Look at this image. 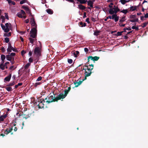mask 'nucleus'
I'll return each mask as SVG.
<instances>
[{
  "label": "nucleus",
  "mask_w": 148,
  "mask_h": 148,
  "mask_svg": "<svg viewBox=\"0 0 148 148\" xmlns=\"http://www.w3.org/2000/svg\"><path fill=\"white\" fill-rule=\"evenodd\" d=\"M29 20L28 19H26L25 21V22L26 23H28L29 22Z\"/></svg>",
  "instance_id": "64"
},
{
  "label": "nucleus",
  "mask_w": 148,
  "mask_h": 148,
  "mask_svg": "<svg viewBox=\"0 0 148 148\" xmlns=\"http://www.w3.org/2000/svg\"><path fill=\"white\" fill-rule=\"evenodd\" d=\"M5 40L6 43H8L9 41V40L8 38L6 37L5 38Z\"/></svg>",
  "instance_id": "39"
},
{
  "label": "nucleus",
  "mask_w": 148,
  "mask_h": 148,
  "mask_svg": "<svg viewBox=\"0 0 148 148\" xmlns=\"http://www.w3.org/2000/svg\"><path fill=\"white\" fill-rule=\"evenodd\" d=\"M29 62L30 63L32 62L33 61V59L32 58L30 57L29 59Z\"/></svg>",
  "instance_id": "42"
},
{
  "label": "nucleus",
  "mask_w": 148,
  "mask_h": 148,
  "mask_svg": "<svg viewBox=\"0 0 148 148\" xmlns=\"http://www.w3.org/2000/svg\"><path fill=\"white\" fill-rule=\"evenodd\" d=\"M79 54V52L78 51H76L74 52L73 53V55L75 57H77L78 56Z\"/></svg>",
  "instance_id": "18"
},
{
  "label": "nucleus",
  "mask_w": 148,
  "mask_h": 148,
  "mask_svg": "<svg viewBox=\"0 0 148 148\" xmlns=\"http://www.w3.org/2000/svg\"><path fill=\"white\" fill-rule=\"evenodd\" d=\"M15 84V83L14 82H13L9 84L7 86H11Z\"/></svg>",
  "instance_id": "38"
},
{
  "label": "nucleus",
  "mask_w": 148,
  "mask_h": 148,
  "mask_svg": "<svg viewBox=\"0 0 148 148\" xmlns=\"http://www.w3.org/2000/svg\"><path fill=\"white\" fill-rule=\"evenodd\" d=\"M15 53H10V55H11V56L12 57V56H14L15 55Z\"/></svg>",
  "instance_id": "51"
},
{
  "label": "nucleus",
  "mask_w": 148,
  "mask_h": 148,
  "mask_svg": "<svg viewBox=\"0 0 148 148\" xmlns=\"http://www.w3.org/2000/svg\"><path fill=\"white\" fill-rule=\"evenodd\" d=\"M89 18H87L86 19V21L88 23H90V21H89Z\"/></svg>",
  "instance_id": "48"
},
{
  "label": "nucleus",
  "mask_w": 148,
  "mask_h": 148,
  "mask_svg": "<svg viewBox=\"0 0 148 148\" xmlns=\"http://www.w3.org/2000/svg\"><path fill=\"white\" fill-rule=\"evenodd\" d=\"M138 21V18H136L135 19H134L130 20V21L131 22H137Z\"/></svg>",
  "instance_id": "34"
},
{
  "label": "nucleus",
  "mask_w": 148,
  "mask_h": 148,
  "mask_svg": "<svg viewBox=\"0 0 148 148\" xmlns=\"http://www.w3.org/2000/svg\"><path fill=\"white\" fill-rule=\"evenodd\" d=\"M30 64L29 63H27L25 66V69H27L28 68L30 65Z\"/></svg>",
  "instance_id": "40"
},
{
  "label": "nucleus",
  "mask_w": 148,
  "mask_h": 148,
  "mask_svg": "<svg viewBox=\"0 0 148 148\" xmlns=\"http://www.w3.org/2000/svg\"><path fill=\"white\" fill-rule=\"evenodd\" d=\"M7 116V114H5L4 115H1L0 116V123L3 121L4 119Z\"/></svg>",
  "instance_id": "12"
},
{
  "label": "nucleus",
  "mask_w": 148,
  "mask_h": 148,
  "mask_svg": "<svg viewBox=\"0 0 148 148\" xmlns=\"http://www.w3.org/2000/svg\"><path fill=\"white\" fill-rule=\"evenodd\" d=\"M32 53L31 51H30L29 52V56H31L32 55Z\"/></svg>",
  "instance_id": "59"
},
{
  "label": "nucleus",
  "mask_w": 148,
  "mask_h": 148,
  "mask_svg": "<svg viewBox=\"0 0 148 148\" xmlns=\"http://www.w3.org/2000/svg\"><path fill=\"white\" fill-rule=\"evenodd\" d=\"M123 32H118L117 33V36H121V35H122V33Z\"/></svg>",
  "instance_id": "44"
},
{
  "label": "nucleus",
  "mask_w": 148,
  "mask_h": 148,
  "mask_svg": "<svg viewBox=\"0 0 148 148\" xmlns=\"http://www.w3.org/2000/svg\"><path fill=\"white\" fill-rule=\"evenodd\" d=\"M6 34L7 35L6 36H10L11 35V34L10 32H9L8 34Z\"/></svg>",
  "instance_id": "57"
},
{
  "label": "nucleus",
  "mask_w": 148,
  "mask_h": 148,
  "mask_svg": "<svg viewBox=\"0 0 148 148\" xmlns=\"http://www.w3.org/2000/svg\"><path fill=\"white\" fill-rule=\"evenodd\" d=\"M22 83H19L18 84H17V86H21V85H22Z\"/></svg>",
  "instance_id": "62"
},
{
  "label": "nucleus",
  "mask_w": 148,
  "mask_h": 148,
  "mask_svg": "<svg viewBox=\"0 0 148 148\" xmlns=\"http://www.w3.org/2000/svg\"><path fill=\"white\" fill-rule=\"evenodd\" d=\"M120 11L119 9L117 7L116 8H111L109 10V13L111 14H116L118 12Z\"/></svg>",
  "instance_id": "6"
},
{
  "label": "nucleus",
  "mask_w": 148,
  "mask_h": 148,
  "mask_svg": "<svg viewBox=\"0 0 148 148\" xmlns=\"http://www.w3.org/2000/svg\"><path fill=\"white\" fill-rule=\"evenodd\" d=\"M30 23L32 26L34 27L37 28V25L36 24L34 19L33 18H31Z\"/></svg>",
  "instance_id": "10"
},
{
  "label": "nucleus",
  "mask_w": 148,
  "mask_h": 148,
  "mask_svg": "<svg viewBox=\"0 0 148 148\" xmlns=\"http://www.w3.org/2000/svg\"><path fill=\"white\" fill-rule=\"evenodd\" d=\"M125 20V17H123L119 21V23H121L122 22L124 21Z\"/></svg>",
  "instance_id": "26"
},
{
  "label": "nucleus",
  "mask_w": 148,
  "mask_h": 148,
  "mask_svg": "<svg viewBox=\"0 0 148 148\" xmlns=\"http://www.w3.org/2000/svg\"><path fill=\"white\" fill-rule=\"evenodd\" d=\"M84 51L86 52H87L88 51V48H84Z\"/></svg>",
  "instance_id": "55"
},
{
  "label": "nucleus",
  "mask_w": 148,
  "mask_h": 148,
  "mask_svg": "<svg viewBox=\"0 0 148 148\" xmlns=\"http://www.w3.org/2000/svg\"><path fill=\"white\" fill-rule=\"evenodd\" d=\"M5 88L8 91H10L12 90V88L10 87H6Z\"/></svg>",
  "instance_id": "30"
},
{
  "label": "nucleus",
  "mask_w": 148,
  "mask_h": 148,
  "mask_svg": "<svg viewBox=\"0 0 148 148\" xmlns=\"http://www.w3.org/2000/svg\"><path fill=\"white\" fill-rule=\"evenodd\" d=\"M130 0H120V1L123 4H125L127 2H129Z\"/></svg>",
  "instance_id": "21"
},
{
  "label": "nucleus",
  "mask_w": 148,
  "mask_h": 148,
  "mask_svg": "<svg viewBox=\"0 0 148 148\" xmlns=\"http://www.w3.org/2000/svg\"><path fill=\"white\" fill-rule=\"evenodd\" d=\"M20 39L23 42V38L21 36H20Z\"/></svg>",
  "instance_id": "63"
},
{
  "label": "nucleus",
  "mask_w": 148,
  "mask_h": 148,
  "mask_svg": "<svg viewBox=\"0 0 148 148\" xmlns=\"http://www.w3.org/2000/svg\"><path fill=\"white\" fill-rule=\"evenodd\" d=\"M79 26L81 27H85L86 25V23H84L83 25V23L82 22H80L79 23Z\"/></svg>",
  "instance_id": "25"
},
{
  "label": "nucleus",
  "mask_w": 148,
  "mask_h": 148,
  "mask_svg": "<svg viewBox=\"0 0 148 148\" xmlns=\"http://www.w3.org/2000/svg\"><path fill=\"white\" fill-rule=\"evenodd\" d=\"M41 84V83L40 82H36L34 84V86L35 87H36L38 85H40Z\"/></svg>",
  "instance_id": "33"
},
{
  "label": "nucleus",
  "mask_w": 148,
  "mask_h": 148,
  "mask_svg": "<svg viewBox=\"0 0 148 148\" xmlns=\"http://www.w3.org/2000/svg\"><path fill=\"white\" fill-rule=\"evenodd\" d=\"M46 11L49 14H53V11L51 9H48L46 10Z\"/></svg>",
  "instance_id": "19"
},
{
  "label": "nucleus",
  "mask_w": 148,
  "mask_h": 148,
  "mask_svg": "<svg viewBox=\"0 0 148 148\" xmlns=\"http://www.w3.org/2000/svg\"><path fill=\"white\" fill-rule=\"evenodd\" d=\"M9 64V62H6V63H5V66H7V65L8 64Z\"/></svg>",
  "instance_id": "58"
},
{
  "label": "nucleus",
  "mask_w": 148,
  "mask_h": 148,
  "mask_svg": "<svg viewBox=\"0 0 148 148\" xmlns=\"http://www.w3.org/2000/svg\"><path fill=\"white\" fill-rule=\"evenodd\" d=\"M37 30L36 28L33 27L32 29L30 32V36L33 38H36L37 36Z\"/></svg>",
  "instance_id": "5"
},
{
  "label": "nucleus",
  "mask_w": 148,
  "mask_h": 148,
  "mask_svg": "<svg viewBox=\"0 0 148 148\" xmlns=\"http://www.w3.org/2000/svg\"><path fill=\"white\" fill-rule=\"evenodd\" d=\"M99 32L98 31H96L94 33V35L95 36H97L99 34Z\"/></svg>",
  "instance_id": "41"
},
{
  "label": "nucleus",
  "mask_w": 148,
  "mask_h": 148,
  "mask_svg": "<svg viewBox=\"0 0 148 148\" xmlns=\"http://www.w3.org/2000/svg\"><path fill=\"white\" fill-rule=\"evenodd\" d=\"M42 77L41 76L39 77L36 80V81H40L42 79Z\"/></svg>",
  "instance_id": "43"
},
{
  "label": "nucleus",
  "mask_w": 148,
  "mask_h": 148,
  "mask_svg": "<svg viewBox=\"0 0 148 148\" xmlns=\"http://www.w3.org/2000/svg\"><path fill=\"white\" fill-rule=\"evenodd\" d=\"M117 15L116 14H113V15L111 16L112 19H113L115 18V17Z\"/></svg>",
  "instance_id": "45"
},
{
  "label": "nucleus",
  "mask_w": 148,
  "mask_h": 148,
  "mask_svg": "<svg viewBox=\"0 0 148 148\" xmlns=\"http://www.w3.org/2000/svg\"><path fill=\"white\" fill-rule=\"evenodd\" d=\"M4 62H2V63L0 64V67L2 70H4L5 68V65L3 64Z\"/></svg>",
  "instance_id": "23"
},
{
  "label": "nucleus",
  "mask_w": 148,
  "mask_h": 148,
  "mask_svg": "<svg viewBox=\"0 0 148 148\" xmlns=\"http://www.w3.org/2000/svg\"><path fill=\"white\" fill-rule=\"evenodd\" d=\"M147 23H145L143 24V25L142 26L143 27H145L147 25Z\"/></svg>",
  "instance_id": "46"
},
{
  "label": "nucleus",
  "mask_w": 148,
  "mask_h": 148,
  "mask_svg": "<svg viewBox=\"0 0 148 148\" xmlns=\"http://www.w3.org/2000/svg\"><path fill=\"white\" fill-rule=\"evenodd\" d=\"M1 26L3 30L5 32H9L11 28V25L10 23H5V26L2 24H1Z\"/></svg>",
  "instance_id": "2"
},
{
  "label": "nucleus",
  "mask_w": 148,
  "mask_h": 148,
  "mask_svg": "<svg viewBox=\"0 0 148 148\" xmlns=\"http://www.w3.org/2000/svg\"><path fill=\"white\" fill-rule=\"evenodd\" d=\"M135 16L134 15L130 16V18H135Z\"/></svg>",
  "instance_id": "54"
},
{
  "label": "nucleus",
  "mask_w": 148,
  "mask_h": 148,
  "mask_svg": "<svg viewBox=\"0 0 148 148\" xmlns=\"http://www.w3.org/2000/svg\"><path fill=\"white\" fill-rule=\"evenodd\" d=\"M26 52L23 50L21 51V54L23 56L25 53Z\"/></svg>",
  "instance_id": "50"
},
{
  "label": "nucleus",
  "mask_w": 148,
  "mask_h": 148,
  "mask_svg": "<svg viewBox=\"0 0 148 148\" xmlns=\"http://www.w3.org/2000/svg\"><path fill=\"white\" fill-rule=\"evenodd\" d=\"M136 9V7H133L132 6L130 7V10L132 11H133L135 10Z\"/></svg>",
  "instance_id": "32"
},
{
  "label": "nucleus",
  "mask_w": 148,
  "mask_h": 148,
  "mask_svg": "<svg viewBox=\"0 0 148 148\" xmlns=\"http://www.w3.org/2000/svg\"><path fill=\"white\" fill-rule=\"evenodd\" d=\"M85 67H86L87 68H85V69H84L85 70V79H86V77H87L91 75L92 73L91 71L93 69V68H92L91 70L89 68H88V66H85Z\"/></svg>",
  "instance_id": "4"
},
{
  "label": "nucleus",
  "mask_w": 148,
  "mask_h": 148,
  "mask_svg": "<svg viewBox=\"0 0 148 148\" xmlns=\"http://www.w3.org/2000/svg\"><path fill=\"white\" fill-rule=\"evenodd\" d=\"M5 56L4 55H2L1 56V60L3 62H4V60L5 59Z\"/></svg>",
  "instance_id": "27"
},
{
  "label": "nucleus",
  "mask_w": 148,
  "mask_h": 148,
  "mask_svg": "<svg viewBox=\"0 0 148 148\" xmlns=\"http://www.w3.org/2000/svg\"><path fill=\"white\" fill-rule=\"evenodd\" d=\"M25 14L24 11L23 10H21V12L18 13L17 14V15L18 17L22 18L23 15H25Z\"/></svg>",
  "instance_id": "9"
},
{
  "label": "nucleus",
  "mask_w": 148,
  "mask_h": 148,
  "mask_svg": "<svg viewBox=\"0 0 148 148\" xmlns=\"http://www.w3.org/2000/svg\"><path fill=\"white\" fill-rule=\"evenodd\" d=\"M126 30H130L131 29V28L130 27H129L128 28H126Z\"/></svg>",
  "instance_id": "61"
},
{
  "label": "nucleus",
  "mask_w": 148,
  "mask_h": 148,
  "mask_svg": "<svg viewBox=\"0 0 148 148\" xmlns=\"http://www.w3.org/2000/svg\"><path fill=\"white\" fill-rule=\"evenodd\" d=\"M11 2H9V3H8L10 5H12V4L13 5H15V3L14 2L10 0Z\"/></svg>",
  "instance_id": "37"
},
{
  "label": "nucleus",
  "mask_w": 148,
  "mask_h": 148,
  "mask_svg": "<svg viewBox=\"0 0 148 148\" xmlns=\"http://www.w3.org/2000/svg\"><path fill=\"white\" fill-rule=\"evenodd\" d=\"M27 1L26 0H23L20 2V4H22L26 2Z\"/></svg>",
  "instance_id": "36"
},
{
  "label": "nucleus",
  "mask_w": 148,
  "mask_h": 148,
  "mask_svg": "<svg viewBox=\"0 0 148 148\" xmlns=\"http://www.w3.org/2000/svg\"><path fill=\"white\" fill-rule=\"evenodd\" d=\"M82 82V81L78 80L77 81L75 82H74V84L75 85V86L76 87H78L81 84Z\"/></svg>",
  "instance_id": "11"
},
{
  "label": "nucleus",
  "mask_w": 148,
  "mask_h": 148,
  "mask_svg": "<svg viewBox=\"0 0 148 148\" xmlns=\"http://www.w3.org/2000/svg\"><path fill=\"white\" fill-rule=\"evenodd\" d=\"M78 8L82 10H84L86 9V7L84 6L81 4L78 5Z\"/></svg>",
  "instance_id": "17"
},
{
  "label": "nucleus",
  "mask_w": 148,
  "mask_h": 148,
  "mask_svg": "<svg viewBox=\"0 0 148 148\" xmlns=\"http://www.w3.org/2000/svg\"><path fill=\"white\" fill-rule=\"evenodd\" d=\"M78 2H79L81 4L86 3L87 1V0H77Z\"/></svg>",
  "instance_id": "20"
},
{
  "label": "nucleus",
  "mask_w": 148,
  "mask_h": 148,
  "mask_svg": "<svg viewBox=\"0 0 148 148\" xmlns=\"http://www.w3.org/2000/svg\"><path fill=\"white\" fill-rule=\"evenodd\" d=\"M99 57L97 56H95L94 57H92V56H89V59H90L91 60H97L99 59Z\"/></svg>",
  "instance_id": "13"
},
{
  "label": "nucleus",
  "mask_w": 148,
  "mask_h": 148,
  "mask_svg": "<svg viewBox=\"0 0 148 148\" xmlns=\"http://www.w3.org/2000/svg\"><path fill=\"white\" fill-rule=\"evenodd\" d=\"M6 58L7 60L8 61H11V60L12 59V57L11 56V55H8L6 56Z\"/></svg>",
  "instance_id": "24"
},
{
  "label": "nucleus",
  "mask_w": 148,
  "mask_h": 148,
  "mask_svg": "<svg viewBox=\"0 0 148 148\" xmlns=\"http://www.w3.org/2000/svg\"><path fill=\"white\" fill-rule=\"evenodd\" d=\"M30 42L32 44H33L34 42L37 41V39L36 38H32L31 37H29V38Z\"/></svg>",
  "instance_id": "14"
},
{
  "label": "nucleus",
  "mask_w": 148,
  "mask_h": 148,
  "mask_svg": "<svg viewBox=\"0 0 148 148\" xmlns=\"http://www.w3.org/2000/svg\"><path fill=\"white\" fill-rule=\"evenodd\" d=\"M68 92V90H66L64 92L61 93L59 94L56 98H55L52 95H50L48 97V100L46 101V102L48 103H49L53 101H56L58 100L64 99L67 95Z\"/></svg>",
  "instance_id": "1"
},
{
  "label": "nucleus",
  "mask_w": 148,
  "mask_h": 148,
  "mask_svg": "<svg viewBox=\"0 0 148 148\" xmlns=\"http://www.w3.org/2000/svg\"><path fill=\"white\" fill-rule=\"evenodd\" d=\"M45 102V101L44 100H43L42 101L40 100L38 101L39 103L38 104V106L39 108H41L44 107V103Z\"/></svg>",
  "instance_id": "8"
},
{
  "label": "nucleus",
  "mask_w": 148,
  "mask_h": 148,
  "mask_svg": "<svg viewBox=\"0 0 148 148\" xmlns=\"http://www.w3.org/2000/svg\"><path fill=\"white\" fill-rule=\"evenodd\" d=\"M119 26L120 27H124L125 25V24H122L121 23H119Z\"/></svg>",
  "instance_id": "47"
},
{
  "label": "nucleus",
  "mask_w": 148,
  "mask_h": 148,
  "mask_svg": "<svg viewBox=\"0 0 148 148\" xmlns=\"http://www.w3.org/2000/svg\"><path fill=\"white\" fill-rule=\"evenodd\" d=\"M113 3H110V4L109 5V8H112V5H113Z\"/></svg>",
  "instance_id": "52"
},
{
  "label": "nucleus",
  "mask_w": 148,
  "mask_h": 148,
  "mask_svg": "<svg viewBox=\"0 0 148 148\" xmlns=\"http://www.w3.org/2000/svg\"><path fill=\"white\" fill-rule=\"evenodd\" d=\"M13 50L14 51H15V49L12 47V46L10 42L8 43V47L7 49V51L8 52H10L12 51Z\"/></svg>",
  "instance_id": "7"
},
{
  "label": "nucleus",
  "mask_w": 148,
  "mask_h": 148,
  "mask_svg": "<svg viewBox=\"0 0 148 148\" xmlns=\"http://www.w3.org/2000/svg\"><path fill=\"white\" fill-rule=\"evenodd\" d=\"M5 18L7 19H8V15H7V14L6 13H5Z\"/></svg>",
  "instance_id": "49"
},
{
  "label": "nucleus",
  "mask_w": 148,
  "mask_h": 148,
  "mask_svg": "<svg viewBox=\"0 0 148 148\" xmlns=\"http://www.w3.org/2000/svg\"><path fill=\"white\" fill-rule=\"evenodd\" d=\"M68 62L69 64H71L73 62V60L71 59H68Z\"/></svg>",
  "instance_id": "35"
},
{
  "label": "nucleus",
  "mask_w": 148,
  "mask_h": 148,
  "mask_svg": "<svg viewBox=\"0 0 148 148\" xmlns=\"http://www.w3.org/2000/svg\"><path fill=\"white\" fill-rule=\"evenodd\" d=\"M144 17L145 18H148V13H147L145 16Z\"/></svg>",
  "instance_id": "56"
},
{
  "label": "nucleus",
  "mask_w": 148,
  "mask_h": 148,
  "mask_svg": "<svg viewBox=\"0 0 148 148\" xmlns=\"http://www.w3.org/2000/svg\"><path fill=\"white\" fill-rule=\"evenodd\" d=\"M132 28L133 29H135L136 30H138L139 28L138 27H136L135 26H133L132 27Z\"/></svg>",
  "instance_id": "29"
},
{
  "label": "nucleus",
  "mask_w": 148,
  "mask_h": 148,
  "mask_svg": "<svg viewBox=\"0 0 148 148\" xmlns=\"http://www.w3.org/2000/svg\"><path fill=\"white\" fill-rule=\"evenodd\" d=\"M86 12H84V15L83 16V18H86Z\"/></svg>",
  "instance_id": "53"
},
{
  "label": "nucleus",
  "mask_w": 148,
  "mask_h": 148,
  "mask_svg": "<svg viewBox=\"0 0 148 148\" xmlns=\"http://www.w3.org/2000/svg\"><path fill=\"white\" fill-rule=\"evenodd\" d=\"M94 1H91V0H89L88 1V5L90 7L92 8L93 6V4Z\"/></svg>",
  "instance_id": "15"
},
{
  "label": "nucleus",
  "mask_w": 148,
  "mask_h": 148,
  "mask_svg": "<svg viewBox=\"0 0 148 148\" xmlns=\"http://www.w3.org/2000/svg\"><path fill=\"white\" fill-rule=\"evenodd\" d=\"M144 16H141V20H143L144 19Z\"/></svg>",
  "instance_id": "60"
},
{
  "label": "nucleus",
  "mask_w": 148,
  "mask_h": 148,
  "mask_svg": "<svg viewBox=\"0 0 148 148\" xmlns=\"http://www.w3.org/2000/svg\"><path fill=\"white\" fill-rule=\"evenodd\" d=\"M121 12L123 13L124 14H126L128 12L127 10V9L123 10H122L120 11Z\"/></svg>",
  "instance_id": "28"
},
{
  "label": "nucleus",
  "mask_w": 148,
  "mask_h": 148,
  "mask_svg": "<svg viewBox=\"0 0 148 148\" xmlns=\"http://www.w3.org/2000/svg\"><path fill=\"white\" fill-rule=\"evenodd\" d=\"M22 8L27 12H30L29 10L27 7L23 6H22Z\"/></svg>",
  "instance_id": "22"
},
{
  "label": "nucleus",
  "mask_w": 148,
  "mask_h": 148,
  "mask_svg": "<svg viewBox=\"0 0 148 148\" xmlns=\"http://www.w3.org/2000/svg\"><path fill=\"white\" fill-rule=\"evenodd\" d=\"M40 48L39 47H36L34 50V57L36 58L35 60L37 61L38 58L40 56Z\"/></svg>",
  "instance_id": "3"
},
{
  "label": "nucleus",
  "mask_w": 148,
  "mask_h": 148,
  "mask_svg": "<svg viewBox=\"0 0 148 148\" xmlns=\"http://www.w3.org/2000/svg\"><path fill=\"white\" fill-rule=\"evenodd\" d=\"M11 77V75L10 74L9 75L5 77L4 79V80L9 82L10 81Z\"/></svg>",
  "instance_id": "16"
},
{
  "label": "nucleus",
  "mask_w": 148,
  "mask_h": 148,
  "mask_svg": "<svg viewBox=\"0 0 148 148\" xmlns=\"http://www.w3.org/2000/svg\"><path fill=\"white\" fill-rule=\"evenodd\" d=\"M114 19L115 22H117L119 19V16H117L116 15V16L115 17Z\"/></svg>",
  "instance_id": "31"
}]
</instances>
